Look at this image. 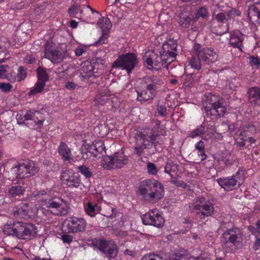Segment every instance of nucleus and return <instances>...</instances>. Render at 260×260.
Masks as SVG:
<instances>
[{"mask_svg": "<svg viewBox=\"0 0 260 260\" xmlns=\"http://www.w3.org/2000/svg\"><path fill=\"white\" fill-rule=\"evenodd\" d=\"M24 188L20 186H13L9 189V193L13 197H16L23 194Z\"/></svg>", "mask_w": 260, "mask_h": 260, "instance_id": "49530a36", "label": "nucleus"}, {"mask_svg": "<svg viewBox=\"0 0 260 260\" xmlns=\"http://www.w3.org/2000/svg\"><path fill=\"white\" fill-rule=\"evenodd\" d=\"M229 20H231V19L227 16L226 12L225 13L220 12L217 14H214L212 19V20L224 24H228Z\"/></svg>", "mask_w": 260, "mask_h": 260, "instance_id": "ea45409f", "label": "nucleus"}, {"mask_svg": "<svg viewBox=\"0 0 260 260\" xmlns=\"http://www.w3.org/2000/svg\"><path fill=\"white\" fill-rule=\"evenodd\" d=\"M210 30L217 36H222L229 31V24H224L211 20Z\"/></svg>", "mask_w": 260, "mask_h": 260, "instance_id": "bb28decb", "label": "nucleus"}, {"mask_svg": "<svg viewBox=\"0 0 260 260\" xmlns=\"http://www.w3.org/2000/svg\"><path fill=\"white\" fill-rule=\"evenodd\" d=\"M220 164H223L226 168L231 167L233 166L238 167L239 160L238 158L230 152L223 154L218 159Z\"/></svg>", "mask_w": 260, "mask_h": 260, "instance_id": "b1692460", "label": "nucleus"}, {"mask_svg": "<svg viewBox=\"0 0 260 260\" xmlns=\"http://www.w3.org/2000/svg\"><path fill=\"white\" fill-rule=\"evenodd\" d=\"M179 166L175 163H174L171 160L167 161L166 166L165 167L164 172L168 174L171 177L172 173H176L178 170Z\"/></svg>", "mask_w": 260, "mask_h": 260, "instance_id": "a19ab883", "label": "nucleus"}, {"mask_svg": "<svg viewBox=\"0 0 260 260\" xmlns=\"http://www.w3.org/2000/svg\"><path fill=\"white\" fill-rule=\"evenodd\" d=\"M23 232L22 239H24L25 237L35 235L37 234V229L32 224L24 223Z\"/></svg>", "mask_w": 260, "mask_h": 260, "instance_id": "c9c22d12", "label": "nucleus"}, {"mask_svg": "<svg viewBox=\"0 0 260 260\" xmlns=\"http://www.w3.org/2000/svg\"><path fill=\"white\" fill-rule=\"evenodd\" d=\"M171 180L170 181V182L177 187H181L185 189L188 186L186 183L182 180H179L177 178L174 177L173 175H171Z\"/></svg>", "mask_w": 260, "mask_h": 260, "instance_id": "3c124183", "label": "nucleus"}, {"mask_svg": "<svg viewBox=\"0 0 260 260\" xmlns=\"http://www.w3.org/2000/svg\"><path fill=\"white\" fill-rule=\"evenodd\" d=\"M250 64L253 69H258L260 67V58L251 56L249 57Z\"/></svg>", "mask_w": 260, "mask_h": 260, "instance_id": "13d9d810", "label": "nucleus"}, {"mask_svg": "<svg viewBox=\"0 0 260 260\" xmlns=\"http://www.w3.org/2000/svg\"><path fill=\"white\" fill-rule=\"evenodd\" d=\"M101 166L106 170H111L114 166V157L113 156H106L101 161Z\"/></svg>", "mask_w": 260, "mask_h": 260, "instance_id": "4c0bfd02", "label": "nucleus"}, {"mask_svg": "<svg viewBox=\"0 0 260 260\" xmlns=\"http://www.w3.org/2000/svg\"><path fill=\"white\" fill-rule=\"evenodd\" d=\"M250 103L254 105H260V87L254 86L250 88L248 91Z\"/></svg>", "mask_w": 260, "mask_h": 260, "instance_id": "cd10ccee", "label": "nucleus"}, {"mask_svg": "<svg viewBox=\"0 0 260 260\" xmlns=\"http://www.w3.org/2000/svg\"><path fill=\"white\" fill-rule=\"evenodd\" d=\"M142 220L144 224L153 225L157 228L161 227L165 222L161 213L157 209L150 210L142 216Z\"/></svg>", "mask_w": 260, "mask_h": 260, "instance_id": "2eb2a0df", "label": "nucleus"}, {"mask_svg": "<svg viewBox=\"0 0 260 260\" xmlns=\"http://www.w3.org/2000/svg\"><path fill=\"white\" fill-rule=\"evenodd\" d=\"M177 43L176 40L170 39L166 41L162 45V50L166 52H174L177 54Z\"/></svg>", "mask_w": 260, "mask_h": 260, "instance_id": "72a5a7b5", "label": "nucleus"}, {"mask_svg": "<svg viewBox=\"0 0 260 260\" xmlns=\"http://www.w3.org/2000/svg\"><path fill=\"white\" fill-rule=\"evenodd\" d=\"M193 50L194 54H198L199 57L202 62L210 64L217 61L218 55L217 51L212 47L203 48L200 44H194L193 46Z\"/></svg>", "mask_w": 260, "mask_h": 260, "instance_id": "9d476101", "label": "nucleus"}, {"mask_svg": "<svg viewBox=\"0 0 260 260\" xmlns=\"http://www.w3.org/2000/svg\"><path fill=\"white\" fill-rule=\"evenodd\" d=\"M37 73L38 77V80L41 82H44L45 83V82L48 80V76L46 72L43 68H39L37 69Z\"/></svg>", "mask_w": 260, "mask_h": 260, "instance_id": "8fccbe9b", "label": "nucleus"}, {"mask_svg": "<svg viewBox=\"0 0 260 260\" xmlns=\"http://www.w3.org/2000/svg\"><path fill=\"white\" fill-rule=\"evenodd\" d=\"M214 200L213 199L207 200L203 196H199L194 199L190 204L189 208L192 210H198L197 215L201 219L211 216L214 214L215 208Z\"/></svg>", "mask_w": 260, "mask_h": 260, "instance_id": "423d86ee", "label": "nucleus"}, {"mask_svg": "<svg viewBox=\"0 0 260 260\" xmlns=\"http://www.w3.org/2000/svg\"><path fill=\"white\" fill-rule=\"evenodd\" d=\"M177 54L174 52H166L162 50L159 55L160 63V69L164 67L167 69L169 68V65L176 59Z\"/></svg>", "mask_w": 260, "mask_h": 260, "instance_id": "a878e982", "label": "nucleus"}, {"mask_svg": "<svg viewBox=\"0 0 260 260\" xmlns=\"http://www.w3.org/2000/svg\"><path fill=\"white\" fill-rule=\"evenodd\" d=\"M9 69L8 65L0 66V78L5 79L7 75V72Z\"/></svg>", "mask_w": 260, "mask_h": 260, "instance_id": "69168bd1", "label": "nucleus"}, {"mask_svg": "<svg viewBox=\"0 0 260 260\" xmlns=\"http://www.w3.org/2000/svg\"><path fill=\"white\" fill-rule=\"evenodd\" d=\"M256 129L255 126L252 123L247 124V126L239 128L237 131L235 135L237 136L236 139V144L237 147L239 149H242L245 148L247 143V137L246 133H250L251 134L255 133Z\"/></svg>", "mask_w": 260, "mask_h": 260, "instance_id": "f3484780", "label": "nucleus"}, {"mask_svg": "<svg viewBox=\"0 0 260 260\" xmlns=\"http://www.w3.org/2000/svg\"><path fill=\"white\" fill-rule=\"evenodd\" d=\"M141 90H137V100L141 103L153 99L162 84V80L157 76H147L142 81Z\"/></svg>", "mask_w": 260, "mask_h": 260, "instance_id": "f03ea898", "label": "nucleus"}, {"mask_svg": "<svg viewBox=\"0 0 260 260\" xmlns=\"http://www.w3.org/2000/svg\"><path fill=\"white\" fill-rule=\"evenodd\" d=\"M27 73L26 70L22 66L19 67L17 71V78L18 81L24 80L26 77Z\"/></svg>", "mask_w": 260, "mask_h": 260, "instance_id": "4d7b16f0", "label": "nucleus"}, {"mask_svg": "<svg viewBox=\"0 0 260 260\" xmlns=\"http://www.w3.org/2000/svg\"><path fill=\"white\" fill-rule=\"evenodd\" d=\"M200 77V74L197 75L192 73L182 75L181 81L184 86L190 87L194 82H197Z\"/></svg>", "mask_w": 260, "mask_h": 260, "instance_id": "2f4dec72", "label": "nucleus"}, {"mask_svg": "<svg viewBox=\"0 0 260 260\" xmlns=\"http://www.w3.org/2000/svg\"><path fill=\"white\" fill-rule=\"evenodd\" d=\"M39 171L38 165L33 161L19 163L11 169L16 178H25L35 175Z\"/></svg>", "mask_w": 260, "mask_h": 260, "instance_id": "1a4fd4ad", "label": "nucleus"}, {"mask_svg": "<svg viewBox=\"0 0 260 260\" xmlns=\"http://www.w3.org/2000/svg\"><path fill=\"white\" fill-rule=\"evenodd\" d=\"M244 35L239 30H235L230 32L229 45L242 51L243 48Z\"/></svg>", "mask_w": 260, "mask_h": 260, "instance_id": "412c9836", "label": "nucleus"}, {"mask_svg": "<svg viewBox=\"0 0 260 260\" xmlns=\"http://www.w3.org/2000/svg\"><path fill=\"white\" fill-rule=\"evenodd\" d=\"M157 111L159 116L161 117H165L167 115V108L165 105H157Z\"/></svg>", "mask_w": 260, "mask_h": 260, "instance_id": "0e129e2a", "label": "nucleus"}, {"mask_svg": "<svg viewBox=\"0 0 260 260\" xmlns=\"http://www.w3.org/2000/svg\"><path fill=\"white\" fill-rule=\"evenodd\" d=\"M118 156L116 153H115V168H121L124 165L127 164V158L125 157L120 159L117 158Z\"/></svg>", "mask_w": 260, "mask_h": 260, "instance_id": "603ef678", "label": "nucleus"}, {"mask_svg": "<svg viewBox=\"0 0 260 260\" xmlns=\"http://www.w3.org/2000/svg\"><path fill=\"white\" fill-rule=\"evenodd\" d=\"M195 22L196 21L193 16L183 13L180 14L178 20L180 26L184 28H188L192 26Z\"/></svg>", "mask_w": 260, "mask_h": 260, "instance_id": "c85d7f7f", "label": "nucleus"}, {"mask_svg": "<svg viewBox=\"0 0 260 260\" xmlns=\"http://www.w3.org/2000/svg\"><path fill=\"white\" fill-rule=\"evenodd\" d=\"M248 14L250 17H256L257 19L260 16V3L250 6L248 11Z\"/></svg>", "mask_w": 260, "mask_h": 260, "instance_id": "c03bdc74", "label": "nucleus"}, {"mask_svg": "<svg viewBox=\"0 0 260 260\" xmlns=\"http://www.w3.org/2000/svg\"><path fill=\"white\" fill-rule=\"evenodd\" d=\"M81 154L82 158L84 160L90 159L93 156V152L89 146L83 147L81 149Z\"/></svg>", "mask_w": 260, "mask_h": 260, "instance_id": "de8ad7c7", "label": "nucleus"}, {"mask_svg": "<svg viewBox=\"0 0 260 260\" xmlns=\"http://www.w3.org/2000/svg\"><path fill=\"white\" fill-rule=\"evenodd\" d=\"M45 83L44 82L38 81L35 86L30 90L29 92V95H35L40 93L44 89Z\"/></svg>", "mask_w": 260, "mask_h": 260, "instance_id": "37998d69", "label": "nucleus"}, {"mask_svg": "<svg viewBox=\"0 0 260 260\" xmlns=\"http://www.w3.org/2000/svg\"><path fill=\"white\" fill-rule=\"evenodd\" d=\"M249 123L245 122L242 123V122L238 121L236 123L234 124H231L229 125L228 131L230 132H233L234 131H236V133L237 131L239 129V128H242L243 127L247 126V124Z\"/></svg>", "mask_w": 260, "mask_h": 260, "instance_id": "09e8293b", "label": "nucleus"}, {"mask_svg": "<svg viewBox=\"0 0 260 260\" xmlns=\"http://www.w3.org/2000/svg\"><path fill=\"white\" fill-rule=\"evenodd\" d=\"M226 15L228 17H230L231 19L233 16H240L241 15V12L237 9H232L226 11Z\"/></svg>", "mask_w": 260, "mask_h": 260, "instance_id": "338daca9", "label": "nucleus"}, {"mask_svg": "<svg viewBox=\"0 0 260 260\" xmlns=\"http://www.w3.org/2000/svg\"><path fill=\"white\" fill-rule=\"evenodd\" d=\"M159 126V122L158 121L153 128H146L138 133V137L143 140L142 145L135 148V151L138 156H141L143 150L149 146L154 145L155 147L156 146L155 141L157 137L160 135L159 132L157 131Z\"/></svg>", "mask_w": 260, "mask_h": 260, "instance_id": "39448f33", "label": "nucleus"}, {"mask_svg": "<svg viewBox=\"0 0 260 260\" xmlns=\"http://www.w3.org/2000/svg\"><path fill=\"white\" fill-rule=\"evenodd\" d=\"M205 134V128L203 125L197 127L195 129L190 131L188 134L189 137L194 138L197 136H201Z\"/></svg>", "mask_w": 260, "mask_h": 260, "instance_id": "a18cd8bd", "label": "nucleus"}, {"mask_svg": "<svg viewBox=\"0 0 260 260\" xmlns=\"http://www.w3.org/2000/svg\"><path fill=\"white\" fill-rule=\"evenodd\" d=\"M79 12L82 13V11L80 8V6L77 4L73 5L69 9V13L72 17L75 16Z\"/></svg>", "mask_w": 260, "mask_h": 260, "instance_id": "864d4df0", "label": "nucleus"}, {"mask_svg": "<svg viewBox=\"0 0 260 260\" xmlns=\"http://www.w3.org/2000/svg\"><path fill=\"white\" fill-rule=\"evenodd\" d=\"M207 101L204 104V107L207 116L214 119L217 117L223 116L226 111V108L223 100L215 95H208Z\"/></svg>", "mask_w": 260, "mask_h": 260, "instance_id": "20e7f679", "label": "nucleus"}, {"mask_svg": "<svg viewBox=\"0 0 260 260\" xmlns=\"http://www.w3.org/2000/svg\"><path fill=\"white\" fill-rule=\"evenodd\" d=\"M23 226V222H15L11 226H5L4 228V232L6 234L12 235L19 238H22Z\"/></svg>", "mask_w": 260, "mask_h": 260, "instance_id": "5701e85b", "label": "nucleus"}, {"mask_svg": "<svg viewBox=\"0 0 260 260\" xmlns=\"http://www.w3.org/2000/svg\"><path fill=\"white\" fill-rule=\"evenodd\" d=\"M141 260H164V258L161 255L150 253L143 256Z\"/></svg>", "mask_w": 260, "mask_h": 260, "instance_id": "6e6d98bb", "label": "nucleus"}, {"mask_svg": "<svg viewBox=\"0 0 260 260\" xmlns=\"http://www.w3.org/2000/svg\"><path fill=\"white\" fill-rule=\"evenodd\" d=\"M138 63L137 56L133 53L120 55L115 61V68L119 67L124 70L129 75Z\"/></svg>", "mask_w": 260, "mask_h": 260, "instance_id": "9b49d317", "label": "nucleus"}, {"mask_svg": "<svg viewBox=\"0 0 260 260\" xmlns=\"http://www.w3.org/2000/svg\"><path fill=\"white\" fill-rule=\"evenodd\" d=\"M58 151L64 161H71L73 159L71 149L65 143H60Z\"/></svg>", "mask_w": 260, "mask_h": 260, "instance_id": "7c9ffc66", "label": "nucleus"}, {"mask_svg": "<svg viewBox=\"0 0 260 260\" xmlns=\"http://www.w3.org/2000/svg\"><path fill=\"white\" fill-rule=\"evenodd\" d=\"M17 120L30 127H34L37 124H43L44 120L42 114L38 111H27L24 115H18Z\"/></svg>", "mask_w": 260, "mask_h": 260, "instance_id": "4468645a", "label": "nucleus"}, {"mask_svg": "<svg viewBox=\"0 0 260 260\" xmlns=\"http://www.w3.org/2000/svg\"><path fill=\"white\" fill-rule=\"evenodd\" d=\"M123 215L120 212L115 213V221L118 220L115 224H117V226L121 227L124 225V222L122 219Z\"/></svg>", "mask_w": 260, "mask_h": 260, "instance_id": "680f3d73", "label": "nucleus"}, {"mask_svg": "<svg viewBox=\"0 0 260 260\" xmlns=\"http://www.w3.org/2000/svg\"><path fill=\"white\" fill-rule=\"evenodd\" d=\"M98 25L103 32V36L101 39L96 42L98 45H101L105 43V41L107 38L106 32L111 28L112 24L108 18L102 17L99 19Z\"/></svg>", "mask_w": 260, "mask_h": 260, "instance_id": "4be33fe9", "label": "nucleus"}, {"mask_svg": "<svg viewBox=\"0 0 260 260\" xmlns=\"http://www.w3.org/2000/svg\"><path fill=\"white\" fill-rule=\"evenodd\" d=\"M147 172L152 175H156L158 171L155 165L152 162H148L147 165Z\"/></svg>", "mask_w": 260, "mask_h": 260, "instance_id": "bf43d9fd", "label": "nucleus"}, {"mask_svg": "<svg viewBox=\"0 0 260 260\" xmlns=\"http://www.w3.org/2000/svg\"><path fill=\"white\" fill-rule=\"evenodd\" d=\"M93 244L95 247L104 253L108 257H112L113 249L110 246V243L109 241L99 239L95 240Z\"/></svg>", "mask_w": 260, "mask_h": 260, "instance_id": "393cba45", "label": "nucleus"}, {"mask_svg": "<svg viewBox=\"0 0 260 260\" xmlns=\"http://www.w3.org/2000/svg\"><path fill=\"white\" fill-rule=\"evenodd\" d=\"M78 170L80 173L86 178H89L92 175V173L88 167L82 165L78 167Z\"/></svg>", "mask_w": 260, "mask_h": 260, "instance_id": "5fc2aeb1", "label": "nucleus"}, {"mask_svg": "<svg viewBox=\"0 0 260 260\" xmlns=\"http://www.w3.org/2000/svg\"><path fill=\"white\" fill-rule=\"evenodd\" d=\"M248 229L251 232L252 234L255 236V241L253 245V249L255 251H256L260 247V232L252 226H249Z\"/></svg>", "mask_w": 260, "mask_h": 260, "instance_id": "58836bf2", "label": "nucleus"}, {"mask_svg": "<svg viewBox=\"0 0 260 260\" xmlns=\"http://www.w3.org/2000/svg\"><path fill=\"white\" fill-rule=\"evenodd\" d=\"M102 62V60H100ZM105 66L102 62H95L91 63L89 61H86L82 66L81 74L85 78L94 79L103 73V70Z\"/></svg>", "mask_w": 260, "mask_h": 260, "instance_id": "ddd939ff", "label": "nucleus"}, {"mask_svg": "<svg viewBox=\"0 0 260 260\" xmlns=\"http://www.w3.org/2000/svg\"><path fill=\"white\" fill-rule=\"evenodd\" d=\"M60 179L62 182L70 187L78 188L81 184L80 175L71 170L61 172Z\"/></svg>", "mask_w": 260, "mask_h": 260, "instance_id": "a211bd4d", "label": "nucleus"}, {"mask_svg": "<svg viewBox=\"0 0 260 260\" xmlns=\"http://www.w3.org/2000/svg\"><path fill=\"white\" fill-rule=\"evenodd\" d=\"M209 17V13L208 11L207 8L204 6L200 7L197 10L194 16H193L196 21L199 19H206Z\"/></svg>", "mask_w": 260, "mask_h": 260, "instance_id": "f704fd0d", "label": "nucleus"}, {"mask_svg": "<svg viewBox=\"0 0 260 260\" xmlns=\"http://www.w3.org/2000/svg\"><path fill=\"white\" fill-rule=\"evenodd\" d=\"M221 243L226 251L233 250V246L238 245L242 239V232L238 228H233L225 231L221 236Z\"/></svg>", "mask_w": 260, "mask_h": 260, "instance_id": "6e6552de", "label": "nucleus"}, {"mask_svg": "<svg viewBox=\"0 0 260 260\" xmlns=\"http://www.w3.org/2000/svg\"><path fill=\"white\" fill-rule=\"evenodd\" d=\"M90 146L93 152V157H97L105 151V146L103 141H95Z\"/></svg>", "mask_w": 260, "mask_h": 260, "instance_id": "473e14b6", "label": "nucleus"}, {"mask_svg": "<svg viewBox=\"0 0 260 260\" xmlns=\"http://www.w3.org/2000/svg\"><path fill=\"white\" fill-rule=\"evenodd\" d=\"M196 55L197 56H193L189 60L188 66H190L191 68L199 71L201 69V62L202 61L199 57L198 54Z\"/></svg>", "mask_w": 260, "mask_h": 260, "instance_id": "79ce46f5", "label": "nucleus"}, {"mask_svg": "<svg viewBox=\"0 0 260 260\" xmlns=\"http://www.w3.org/2000/svg\"><path fill=\"white\" fill-rule=\"evenodd\" d=\"M103 93H98L95 98V104L98 106L103 105L105 104L108 100V96L110 95L108 92L107 91V89H104Z\"/></svg>", "mask_w": 260, "mask_h": 260, "instance_id": "e433bc0d", "label": "nucleus"}, {"mask_svg": "<svg viewBox=\"0 0 260 260\" xmlns=\"http://www.w3.org/2000/svg\"><path fill=\"white\" fill-rule=\"evenodd\" d=\"M66 226L69 233H78L84 232L87 227L85 219L82 217L72 216L66 220Z\"/></svg>", "mask_w": 260, "mask_h": 260, "instance_id": "dca6fc26", "label": "nucleus"}, {"mask_svg": "<svg viewBox=\"0 0 260 260\" xmlns=\"http://www.w3.org/2000/svg\"><path fill=\"white\" fill-rule=\"evenodd\" d=\"M39 205L43 213L46 210L54 215L61 216L66 215L69 208L68 203L57 197L42 199L39 201Z\"/></svg>", "mask_w": 260, "mask_h": 260, "instance_id": "7ed1b4c3", "label": "nucleus"}, {"mask_svg": "<svg viewBox=\"0 0 260 260\" xmlns=\"http://www.w3.org/2000/svg\"><path fill=\"white\" fill-rule=\"evenodd\" d=\"M102 198L106 203L111 204V201L113 200V193L112 192H110L109 190H105Z\"/></svg>", "mask_w": 260, "mask_h": 260, "instance_id": "052dcab7", "label": "nucleus"}, {"mask_svg": "<svg viewBox=\"0 0 260 260\" xmlns=\"http://www.w3.org/2000/svg\"><path fill=\"white\" fill-rule=\"evenodd\" d=\"M84 210L86 213L90 217H94L101 211V207L95 203L87 201L84 203Z\"/></svg>", "mask_w": 260, "mask_h": 260, "instance_id": "c756f323", "label": "nucleus"}, {"mask_svg": "<svg viewBox=\"0 0 260 260\" xmlns=\"http://www.w3.org/2000/svg\"><path fill=\"white\" fill-rule=\"evenodd\" d=\"M38 211V209L34 203H22L14 209L13 214L16 217L34 218L37 216Z\"/></svg>", "mask_w": 260, "mask_h": 260, "instance_id": "f8f14e48", "label": "nucleus"}, {"mask_svg": "<svg viewBox=\"0 0 260 260\" xmlns=\"http://www.w3.org/2000/svg\"><path fill=\"white\" fill-rule=\"evenodd\" d=\"M13 86L9 83H0V89L3 92H8L11 90Z\"/></svg>", "mask_w": 260, "mask_h": 260, "instance_id": "e2e57ef3", "label": "nucleus"}, {"mask_svg": "<svg viewBox=\"0 0 260 260\" xmlns=\"http://www.w3.org/2000/svg\"><path fill=\"white\" fill-rule=\"evenodd\" d=\"M144 64L149 70L160 69V63L159 55L154 50H149L145 52L143 57Z\"/></svg>", "mask_w": 260, "mask_h": 260, "instance_id": "6ab92c4d", "label": "nucleus"}, {"mask_svg": "<svg viewBox=\"0 0 260 260\" xmlns=\"http://www.w3.org/2000/svg\"><path fill=\"white\" fill-rule=\"evenodd\" d=\"M245 170L240 168L232 176L219 178L216 181L225 191H232L237 189L243 184L245 179Z\"/></svg>", "mask_w": 260, "mask_h": 260, "instance_id": "0eeeda50", "label": "nucleus"}, {"mask_svg": "<svg viewBox=\"0 0 260 260\" xmlns=\"http://www.w3.org/2000/svg\"><path fill=\"white\" fill-rule=\"evenodd\" d=\"M61 239L63 243H67L69 244L71 242H72L73 237L70 235L64 234L61 236Z\"/></svg>", "mask_w": 260, "mask_h": 260, "instance_id": "774afa93", "label": "nucleus"}, {"mask_svg": "<svg viewBox=\"0 0 260 260\" xmlns=\"http://www.w3.org/2000/svg\"><path fill=\"white\" fill-rule=\"evenodd\" d=\"M44 57L53 63L60 62L63 58L61 53L57 50L51 42H47L44 49Z\"/></svg>", "mask_w": 260, "mask_h": 260, "instance_id": "aec40b11", "label": "nucleus"}, {"mask_svg": "<svg viewBox=\"0 0 260 260\" xmlns=\"http://www.w3.org/2000/svg\"><path fill=\"white\" fill-rule=\"evenodd\" d=\"M138 189L143 199L150 203L161 199L164 196L162 184L155 179L143 180L141 182Z\"/></svg>", "mask_w": 260, "mask_h": 260, "instance_id": "f257e3e1", "label": "nucleus"}]
</instances>
